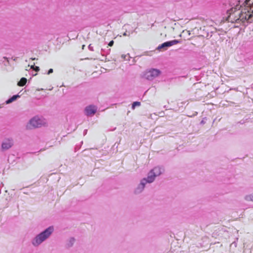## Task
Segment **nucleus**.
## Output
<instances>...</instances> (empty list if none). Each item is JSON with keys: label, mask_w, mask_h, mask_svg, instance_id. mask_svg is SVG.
<instances>
[{"label": "nucleus", "mask_w": 253, "mask_h": 253, "mask_svg": "<svg viewBox=\"0 0 253 253\" xmlns=\"http://www.w3.org/2000/svg\"><path fill=\"white\" fill-rule=\"evenodd\" d=\"M164 171V169L160 167H156L151 169L148 173L146 178H143L137 187L134 190L135 194H139L142 192L145 185L147 183H152L155 179V178L160 175Z\"/></svg>", "instance_id": "1"}, {"label": "nucleus", "mask_w": 253, "mask_h": 253, "mask_svg": "<svg viewBox=\"0 0 253 253\" xmlns=\"http://www.w3.org/2000/svg\"><path fill=\"white\" fill-rule=\"evenodd\" d=\"M53 231L54 227L51 226L38 234L31 240L32 245L35 247H39L50 237Z\"/></svg>", "instance_id": "2"}, {"label": "nucleus", "mask_w": 253, "mask_h": 253, "mask_svg": "<svg viewBox=\"0 0 253 253\" xmlns=\"http://www.w3.org/2000/svg\"><path fill=\"white\" fill-rule=\"evenodd\" d=\"M46 122L44 119L42 117L35 116L32 118L29 122L30 128L40 127L46 125Z\"/></svg>", "instance_id": "3"}, {"label": "nucleus", "mask_w": 253, "mask_h": 253, "mask_svg": "<svg viewBox=\"0 0 253 253\" xmlns=\"http://www.w3.org/2000/svg\"><path fill=\"white\" fill-rule=\"evenodd\" d=\"M160 74L161 71L159 69H151L145 72L144 76L146 79L152 81L158 77Z\"/></svg>", "instance_id": "4"}, {"label": "nucleus", "mask_w": 253, "mask_h": 253, "mask_svg": "<svg viewBox=\"0 0 253 253\" xmlns=\"http://www.w3.org/2000/svg\"><path fill=\"white\" fill-rule=\"evenodd\" d=\"M13 140L11 138H5L1 143V149L3 151L7 150L13 145Z\"/></svg>", "instance_id": "5"}, {"label": "nucleus", "mask_w": 253, "mask_h": 253, "mask_svg": "<svg viewBox=\"0 0 253 253\" xmlns=\"http://www.w3.org/2000/svg\"><path fill=\"white\" fill-rule=\"evenodd\" d=\"M180 42L179 41L176 40L166 42L161 44V45H159L157 47V49L159 50L162 49L166 50L167 47H170L172 45L178 43Z\"/></svg>", "instance_id": "6"}, {"label": "nucleus", "mask_w": 253, "mask_h": 253, "mask_svg": "<svg viewBox=\"0 0 253 253\" xmlns=\"http://www.w3.org/2000/svg\"><path fill=\"white\" fill-rule=\"evenodd\" d=\"M97 108L94 105H89L85 108V113L87 116L93 115L96 112Z\"/></svg>", "instance_id": "7"}, {"label": "nucleus", "mask_w": 253, "mask_h": 253, "mask_svg": "<svg viewBox=\"0 0 253 253\" xmlns=\"http://www.w3.org/2000/svg\"><path fill=\"white\" fill-rule=\"evenodd\" d=\"M75 241V239L74 238H70L66 244V246L68 248L71 247L73 245Z\"/></svg>", "instance_id": "8"}, {"label": "nucleus", "mask_w": 253, "mask_h": 253, "mask_svg": "<svg viewBox=\"0 0 253 253\" xmlns=\"http://www.w3.org/2000/svg\"><path fill=\"white\" fill-rule=\"evenodd\" d=\"M18 97H19V95H13L11 98H10L9 99H8V100H7L6 101V103L9 104V103L12 102L13 101H15Z\"/></svg>", "instance_id": "9"}, {"label": "nucleus", "mask_w": 253, "mask_h": 253, "mask_svg": "<svg viewBox=\"0 0 253 253\" xmlns=\"http://www.w3.org/2000/svg\"><path fill=\"white\" fill-rule=\"evenodd\" d=\"M240 7L238 5H236L235 7H232L229 10L227 11V13L230 15L232 13L234 12L237 9H239Z\"/></svg>", "instance_id": "10"}, {"label": "nucleus", "mask_w": 253, "mask_h": 253, "mask_svg": "<svg viewBox=\"0 0 253 253\" xmlns=\"http://www.w3.org/2000/svg\"><path fill=\"white\" fill-rule=\"evenodd\" d=\"M27 83V79L25 78H22L18 83L17 85L20 86H24Z\"/></svg>", "instance_id": "11"}, {"label": "nucleus", "mask_w": 253, "mask_h": 253, "mask_svg": "<svg viewBox=\"0 0 253 253\" xmlns=\"http://www.w3.org/2000/svg\"><path fill=\"white\" fill-rule=\"evenodd\" d=\"M111 51L110 48H108L107 49L101 48V54L102 55H104L105 54H109Z\"/></svg>", "instance_id": "12"}, {"label": "nucleus", "mask_w": 253, "mask_h": 253, "mask_svg": "<svg viewBox=\"0 0 253 253\" xmlns=\"http://www.w3.org/2000/svg\"><path fill=\"white\" fill-rule=\"evenodd\" d=\"M245 200L248 201H253V194L247 195L245 197Z\"/></svg>", "instance_id": "13"}, {"label": "nucleus", "mask_w": 253, "mask_h": 253, "mask_svg": "<svg viewBox=\"0 0 253 253\" xmlns=\"http://www.w3.org/2000/svg\"><path fill=\"white\" fill-rule=\"evenodd\" d=\"M140 105V102L138 101L134 102L132 104V109H134L136 106H139Z\"/></svg>", "instance_id": "14"}, {"label": "nucleus", "mask_w": 253, "mask_h": 253, "mask_svg": "<svg viewBox=\"0 0 253 253\" xmlns=\"http://www.w3.org/2000/svg\"><path fill=\"white\" fill-rule=\"evenodd\" d=\"M31 68H33V69H34V70H35V71H39V70H40V68H39V67H38V66H36L35 68H34V66H32L31 67Z\"/></svg>", "instance_id": "15"}, {"label": "nucleus", "mask_w": 253, "mask_h": 253, "mask_svg": "<svg viewBox=\"0 0 253 253\" xmlns=\"http://www.w3.org/2000/svg\"><path fill=\"white\" fill-rule=\"evenodd\" d=\"M114 44V41H110L109 43H108V45L110 46H112Z\"/></svg>", "instance_id": "16"}, {"label": "nucleus", "mask_w": 253, "mask_h": 253, "mask_svg": "<svg viewBox=\"0 0 253 253\" xmlns=\"http://www.w3.org/2000/svg\"><path fill=\"white\" fill-rule=\"evenodd\" d=\"M88 49H89L90 50H91V51H93V50H94V49H93V46H91V44H89V45H88Z\"/></svg>", "instance_id": "17"}, {"label": "nucleus", "mask_w": 253, "mask_h": 253, "mask_svg": "<svg viewBox=\"0 0 253 253\" xmlns=\"http://www.w3.org/2000/svg\"><path fill=\"white\" fill-rule=\"evenodd\" d=\"M52 72H53V69H50L48 70V72H47V74H48V75H49V74H50L52 73Z\"/></svg>", "instance_id": "18"}, {"label": "nucleus", "mask_w": 253, "mask_h": 253, "mask_svg": "<svg viewBox=\"0 0 253 253\" xmlns=\"http://www.w3.org/2000/svg\"><path fill=\"white\" fill-rule=\"evenodd\" d=\"M130 35L129 33V34H127V33L126 32H125L124 34H123V36H129Z\"/></svg>", "instance_id": "19"}, {"label": "nucleus", "mask_w": 253, "mask_h": 253, "mask_svg": "<svg viewBox=\"0 0 253 253\" xmlns=\"http://www.w3.org/2000/svg\"><path fill=\"white\" fill-rule=\"evenodd\" d=\"M251 17V15H250L248 16V18H247V17L246 16V17H245V19H248H248H249Z\"/></svg>", "instance_id": "20"}, {"label": "nucleus", "mask_w": 253, "mask_h": 253, "mask_svg": "<svg viewBox=\"0 0 253 253\" xmlns=\"http://www.w3.org/2000/svg\"><path fill=\"white\" fill-rule=\"evenodd\" d=\"M201 123L202 124H204L205 123V122H204V121H202Z\"/></svg>", "instance_id": "21"}, {"label": "nucleus", "mask_w": 253, "mask_h": 253, "mask_svg": "<svg viewBox=\"0 0 253 253\" xmlns=\"http://www.w3.org/2000/svg\"><path fill=\"white\" fill-rule=\"evenodd\" d=\"M84 46H85V45H83V46H82V49H84Z\"/></svg>", "instance_id": "22"}, {"label": "nucleus", "mask_w": 253, "mask_h": 253, "mask_svg": "<svg viewBox=\"0 0 253 253\" xmlns=\"http://www.w3.org/2000/svg\"><path fill=\"white\" fill-rule=\"evenodd\" d=\"M197 114V112H196L195 114L193 116H195Z\"/></svg>", "instance_id": "23"}, {"label": "nucleus", "mask_w": 253, "mask_h": 253, "mask_svg": "<svg viewBox=\"0 0 253 253\" xmlns=\"http://www.w3.org/2000/svg\"><path fill=\"white\" fill-rule=\"evenodd\" d=\"M233 244H235V245H236L235 242H233Z\"/></svg>", "instance_id": "24"}]
</instances>
